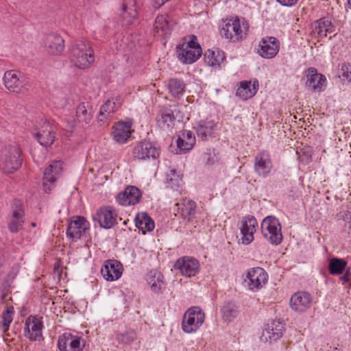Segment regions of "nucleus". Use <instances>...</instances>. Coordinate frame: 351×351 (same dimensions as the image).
Masks as SVG:
<instances>
[{
	"instance_id": "obj_42",
	"label": "nucleus",
	"mask_w": 351,
	"mask_h": 351,
	"mask_svg": "<svg viewBox=\"0 0 351 351\" xmlns=\"http://www.w3.org/2000/svg\"><path fill=\"white\" fill-rule=\"evenodd\" d=\"M171 25L166 16L163 15L158 16L155 20L154 30L156 33H162V35L166 36L170 34Z\"/></svg>"
},
{
	"instance_id": "obj_49",
	"label": "nucleus",
	"mask_w": 351,
	"mask_h": 351,
	"mask_svg": "<svg viewBox=\"0 0 351 351\" xmlns=\"http://www.w3.org/2000/svg\"><path fill=\"white\" fill-rule=\"evenodd\" d=\"M204 160L206 165L208 166L213 165L217 162V158L213 152L205 153L204 154Z\"/></svg>"
},
{
	"instance_id": "obj_18",
	"label": "nucleus",
	"mask_w": 351,
	"mask_h": 351,
	"mask_svg": "<svg viewBox=\"0 0 351 351\" xmlns=\"http://www.w3.org/2000/svg\"><path fill=\"white\" fill-rule=\"evenodd\" d=\"M40 126L38 128V131L34 136L39 143L45 147H50L56 138L55 127L47 121H41Z\"/></svg>"
},
{
	"instance_id": "obj_7",
	"label": "nucleus",
	"mask_w": 351,
	"mask_h": 351,
	"mask_svg": "<svg viewBox=\"0 0 351 351\" xmlns=\"http://www.w3.org/2000/svg\"><path fill=\"white\" fill-rule=\"evenodd\" d=\"M254 171L262 178H267L274 173V165L268 151H261L254 156Z\"/></svg>"
},
{
	"instance_id": "obj_23",
	"label": "nucleus",
	"mask_w": 351,
	"mask_h": 351,
	"mask_svg": "<svg viewBox=\"0 0 351 351\" xmlns=\"http://www.w3.org/2000/svg\"><path fill=\"white\" fill-rule=\"evenodd\" d=\"M312 296L306 291H298L290 298V307L297 313H304L309 309L312 304Z\"/></svg>"
},
{
	"instance_id": "obj_52",
	"label": "nucleus",
	"mask_w": 351,
	"mask_h": 351,
	"mask_svg": "<svg viewBox=\"0 0 351 351\" xmlns=\"http://www.w3.org/2000/svg\"><path fill=\"white\" fill-rule=\"evenodd\" d=\"M350 272L349 271H346V273L340 277V280L343 282V284L347 283L350 280Z\"/></svg>"
},
{
	"instance_id": "obj_6",
	"label": "nucleus",
	"mask_w": 351,
	"mask_h": 351,
	"mask_svg": "<svg viewBox=\"0 0 351 351\" xmlns=\"http://www.w3.org/2000/svg\"><path fill=\"white\" fill-rule=\"evenodd\" d=\"M3 84L11 93L19 94L28 90L29 84L24 74L16 70L5 72L3 77Z\"/></svg>"
},
{
	"instance_id": "obj_25",
	"label": "nucleus",
	"mask_w": 351,
	"mask_h": 351,
	"mask_svg": "<svg viewBox=\"0 0 351 351\" xmlns=\"http://www.w3.org/2000/svg\"><path fill=\"white\" fill-rule=\"evenodd\" d=\"M43 45L46 51L51 55L60 54L64 49V40L62 36L56 33L45 36Z\"/></svg>"
},
{
	"instance_id": "obj_17",
	"label": "nucleus",
	"mask_w": 351,
	"mask_h": 351,
	"mask_svg": "<svg viewBox=\"0 0 351 351\" xmlns=\"http://www.w3.org/2000/svg\"><path fill=\"white\" fill-rule=\"evenodd\" d=\"M89 223L84 217L74 216L69 222L66 228V236L73 241L80 239L88 229Z\"/></svg>"
},
{
	"instance_id": "obj_29",
	"label": "nucleus",
	"mask_w": 351,
	"mask_h": 351,
	"mask_svg": "<svg viewBox=\"0 0 351 351\" xmlns=\"http://www.w3.org/2000/svg\"><path fill=\"white\" fill-rule=\"evenodd\" d=\"M335 25L328 17H322L313 23V32L319 38H324L328 34L335 32Z\"/></svg>"
},
{
	"instance_id": "obj_38",
	"label": "nucleus",
	"mask_w": 351,
	"mask_h": 351,
	"mask_svg": "<svg viewBox=\"0 0 351 351\" xmlns=\"http://www.w3.org/2000/svg\"><path fill=\"white\" fill-rule=\"evenodd\" d=\"M76 117L79 122L88 124L92 119V108L89 103L82 102L76 108Z\"/></svg>"
},
{
	"instance_id": "obj_16",
	"label": "nucleus",
	"mask_w": 351,
	"mask_h": 351,
	"mask_svg": "<svg viewBox=\"0 0 351 351\" xmlns=\"http://www.w3.org/2000/svg\"><path fill=\"white\" fill-rule=\"evenodd\" d=\"M258 222L253 215H246L241 221L239 227L241 234V243L244 245L250 244L254 239V234L256 231Z\"/></svg>"
},
{
	"instance_id": "obj_31",
	"label": "nucleus",
	"mask_w": 351,
	"mask_h": 351,
	"mask_svg": "<svg viewBox=\"0 0 351 351\" xmlns=\"http://www.w3.org/2000/svg\"><path fill=\"white\" fill-rule=\"evenodd\" d=\"M147 280L151 290L156 294L162 293L166 289L164 276L158 271H150Z\"/></svg>"
},
{
	"instance_id": "obj_54",
	"label": "nucleus",
	"mask_w": 351,
	"mask_h": 351,
	"mask_svg": "<svg viewBox=\"0 0 351 351\" xmlns=\"http://www.w3.org/2000/svg\"><path fill=\"white\" fill-rule=\"evenodd\" d=\"M6 297H7V294L6 293L1 294V295L0 296V302L1 303L5 302Z\"/></svg>"
},
{
	"instance_id": "obj_56",
	"label": "nucleus",
	"mask_w": 351,
	"mask_h": 351,
	"mask_svg": "<svg viewBox=\"0 0 351 351\" xmlns=\"http://www.w3.org/2000/svg\"><path fill=\"white\" fill-rule=\"evenodd\" d=\"M31 226L32 227H36V223L35 222H32Z\"/></svg>"
},
{
	"instance_id": "obj_19",
	"label": "nucleus",
	"mask_w": 351,
	"mask_h": 351,
	"mask_svg": "<svg viewBox=\"0 0 351 351\" xmlns=\"http://www.w3.org/2000/svg\"><path fill=\"white\" fill-rule=\"evenodd\" d=\"M217 128V122L208 117L196 121L193 127L197 137L204 141L213 136Z\"/></svg>"
},
{
	"instance_id": "obj_45",
	"label": "nucleus",
	"mask_w": 351,
	"mask_h": 351,
	"mask_svg": "<svg viewBox=\"0 0 351 351\" xmlns=\"http://www.w3.org/2000/svg\"><path fill=\"white\" fill-rule=\"evenodd\" d=\"M338 75L342 80L351 82V64L343 63L339 70Z\"/></svg>"
},
{
	"instance_id": "obj_8",
	"label": "nucleus",
	"mask_w": 351,
	"mask_h": 351,
	"mask_svg": "<svg viewBox=\"0 0 351 351\" xmlns=\"http://www.w3.org/2000/svg\"><path fill=\"white\" fill-rule=\"evenodd\" d=\"M160 156V148L150 141L139 142L133 149L134 160H156Z\"/></svg>"
},
{
	"instance_id": "obj_2",
	"label": "nucleus",
	"mask_w": 351,
	"mask_h": 351,
	"mask_svg": "<svg viewBox=\"0 0 351 351\" xmlns=\"http://www.w3.org/2000/svg\"><path fill=\"white\" fill-rule=\"evenodd\" d=\"M23 163L22 151L15 145H8L1 149L0 153V169L5 173H13Z\"/></svg>"
},
{
	"instance_id": "obj_28",
	"label": "nucleus",
	"mask_w": 351,
	"mask_h": 351,
	"mask_svg": "<svg viewBox=\"0 0 351 351\" xmlns=\"http://www.w3.org/2000/svg\"><path fill=\"white\" fill-rule=\"evenodd\" d=\"M176 206H177L178 213L184 220L190 221L195 217L197 204L193 200L187 198L182 199L180 202L176 204Z\"/></svg>"
},
{
	"instance_id": "obj_14",
	"label": "nucleus",
	"mask_w": 351,
	"mask_h": 351,
	"mask_svg": "<svg viewBox=\"0 0 351 351\" xmlns=\"http://www.w3.org/2000/svg\"><path fill=\"white\" fill-rule=\"evenodd\" d=\"M63 168V162L60 160L53 161L45 169L43 178V189L47 193H50L55 188L58 178L61 174Z\"/></svg>"
},
{
	"instance_id": "obj_27",
	"label": "nucleus",
	"mask_w": 351,
	"mask_h": 351,
	"mask_svg": "<svg viewBox=\"0 0 351 351\" xmlns=\"http://www.w3.org/2000/svg\"><path fill=\"white\" fill-rule=\"evenodd\" d=\"M132 125L131 121H119L113 127V139L118 143L123 144L127 142L131 136L130 129Z\"/></svg>"
},
{
	"instance_id": "obj_46",
	"label": "nucleus",
	"mask_w": 351,
	"mask_h": 351,
	"mask_svg": "<svg viewBox=\"0 0 351 351\" xmlns=\"http://www.w3.org/2000/svg\"><path fill=\"white\" fill-rule=\"evenodd\" d=\"M134 339V333L132 331L119 333L117 335V340L119 343L128 344Z\"/></svg>"
},
{
	"instance_id": "obj_24",
	"label": "nucleus",
	"mask_w": 351,
	"mask_h": 351,
	"mask_svg": "<svg viewBox=\"0 0 351 351\" xmlns=\"http://www.w3.org/2000/svg\"><path fill=\"white\" fill-rule=\"evenodd\" d=\"M141 197L142 193L138 188L134 186H128L123 192L117 195V200L121 206H127L136 204L139 202Z\"/></svg>"
},
{
	"instance_id": "obj_32",
	"label": "nucleus",
	"mask_w": 351,
	"mask_h": 351,
	"mask_svg": "<svg viewBox=\"0 0 351 351\" xmlns=\"http://www.w3.org/2000/svg\"><path fill=\"white\" fill-rule=\"evenodd\" d=\"M184 182L182 175L176 169H171L166 175V186L177 192L179 195L182 193Z\"/></svg>"
},
{
	"instance_id": "obj_10",
	"label": "nucleus",
	"mask_w": 351,
	"mask_h": 351,
	"mask_svg": "<svg viewBox=\"0 0 351 351\" xmlns=\"http://www.w3.org/2000/svg\"><path fill=\"white\" fill-rule=\"evenodd\" d=\"M306 77L305 86L311 92H322L327 85L326 77L324 75L318 73L315 67H309L304 72Z\"/></svg>"
},
{
	"instance_id": "obj_9",
	"label": "nucleus",
	"mask_w": 351,
	"mask_h": 351,
	"mask_svg": "<svg viewBox=\"0 0 351 351\" xmlns=\"http://www.w3.org/2000/svg\"><path fill=\"white\" fill-rule=\"evenodd\" d=\"M117 217L118 213L114 207L102 206L93 216V219L97 221L101 228L110 229L117 224Z\"/></svg>"
},
{
	"instance_id": "obj_55",
	"label": "nucleus",
	"mask_w": 351,
	"mask_h": 351,
	"mask_svg": "<svg viewBox=\"0 0 351 351\" xmlns=\"http://www.w3.org/2000/svg\"><path fill=\"white\" fill-rule=\"evenodd\" d=\"M348 226H349V230H348V233H349V234H351V221H348Z\"/></svg>"
},
{
	"instance_id": "obj_33",
	"label": "nucleus",
	"mask_w": 351,
	"mask_h": 351,
	"mask_svg": "<svg viewBox=\"0 0 351 351\" xmlns=\"http://www.w3.org/2000/svg\"><path fill=\"white\" fill-rule=\"evenodd\" d=\"M195 143V136L191 130H184L177 140V147L180 154L190 151Z\"/></svg>"
},
{
	"instance_id": "obj_3",
	"label": "nucleus",
	"mask_w": 351,
	"mask_h": 351,
	"mask_svg": "<svg viewBox=\"0 0 351 351\" xmlns=\"http://www.w3.org/2000/svg\"><path fill=\"white\" fill-rule=\"evenodd\" d=\"M178 59L183 64H192L196 62L202 53V48L197 43V37L190 36L189 41L183 43L176 47Z\"/></svg>"
},
{
	"instance_id": "obj_11",
	"label": "nucleus",
	"mask_w": 351,
	"mask_h": 351,
	"mask_svg": "<svg viewBox=\"0 0 351 351\" xmlns=\"http://www.w3.org/2000/svg\"><path fill=\"white\" fill-rule=\"evenodd\" d=\"M175 269L180 271V274L186 278L195 276L200 269V264L194 257L184 256L180 257L174 263Z\"/></svg>"
},
{
	"instance_id": "obj_4",
	"label": "nucleus",
	"mask_w": 351,
	"mask_h": 351,
	"mask_svg": "<svg viewBox=\"0 0 351 351\" xmlns=\"http://www.w3.org/2000/svg\"><path fill=\"white\" fill-rule=\"evenodd\" d=\"M205 313L199 306H191L184 313L182 329L187 334L196 332L205 321Z\"/></svg>"
},
{
	"instance_id": "obj_12",
	"label": "nucleus",
	"mask_w": 351,
	"mask_h": 351,
	"mask_svg": "<svg viewBox=\"0 0 351 351\" xmlns=\"http://www.w3.org/2000/svg\"><path fill=\"white\" fill-rule=\"evenodd\" d=\"M268 280V274L262 267H256L248 269L245 282L249 290L258 291Z\"/></svg>"
},
{
	"instance_id": "obj_34",
	"label": "nucleus",
	"mask_w": 351,
	"mask_h": 351,
	"mask_svg": "<svg viewBox=\"0 0 351 351\" xmlns=\"http://www.w3.org/2000/svg\"><path fill=\"white\" fill-rule=\"evenodd\" d=\"M205 62L214 69L221 68V64L226 61L225 53L217 49L216 50L208 49L204 53Z\"/></svg>"
},
{
	"instance_id": "obj_13",
	"label": "nucleus",
	"mask_w": 351,
	"mask_h": 351,
	"mask_svg": "<svg viewBox=\"0 0 351 351\" xmlns=\"http://www.w3.org/2000/svg\"><path fill=\"white\" fill-rule=\"evenodd\" d=\"M219 32L222 37L232 42L243 39L245 34L241 29L240 21L237 17L227 19Z\"/></svg>"
},
{
	"instance_id": "obj_47",
	"label": "nucleus",
	"mask_w": 351,
	"mask_h": 351,
	"mask_svg": "<svg viewBox=\"0 0 351 351\" xmlns=\"http://www.w3.org/2000/svg\"><path fill=\"white\" fill-rule=\"evenodd\" d=\"M19 274V267L14 266L11 268L4 279V286L10 287Z\"/></svg>"
},
{
	"instance_id": "obj_22",
	"label": "nucleus",
	"mask_w": 351,
	"mask_h": 351,
	"mask_svg": "<svg viewBox=\"0 0 351 351\" xmlns=\"http://www.w3.org/2000/svg\"><path fill=\"white\" fill-rule=\"evenodd\" d=\"M24 335L26 338L31 341H40L43 337V322L36 317H28L25 324Z\"/></svg>"
},
{
	"instance_id": "obj_43",
	"label": "nucleus",
	"mask_w": 351,
	"mask_h": 351,
	"mask_svg": "<svg viewBox=\"0 0 351 351\" xmlns=\"http://www.w3.org/2000/svg\"><path fill=\"white\" fill-rule=\"evenodd\" d=\"M347 261L339 258H332L328 264V270L332 275L341 274L346 269Z\"/></svg>"
},
{
	"instance_id": "obj_1",
	"label": "nucleus",
	"mask_w": 351,
	"mask_h": 351,
	"mask_svg": "<svg viewBox=\"0 0 351 351\" xmlns=\"http://www.w3.org/2000/svg\"><path fill=\"white\" fill-rule=\"evenodd\" d=\"M69 57L73 65L80 69L90 66L95 56L90 43L86 40H75L69 47Z\"/></svg>"
},
{
	"instance_id": "obj_41",
	"label": "nucleus",
	"mask_w": 351,
	"mask_h": 351,
	"mask_svg": "<svg viewBox=\"0 0 351 351\" xmlns=\"http://www.w3.org/2000/svg\"><path fill=\"white\" fill-rule=\"evenodd\" d=\"M121 15L125 24H131L134 20L137 18L138 16V12L135 3L133 2L131 5L123 3L122 8V13Z\"/></svg>"
},
{
	"instance_id": "obj_21",
	"label": "nucleus",
	"mask_w": 351,
	"mask_h": 351,
	"mask_svg": "<svg viewBox=\"0 0 351 351\" xmlns=\"http://www.w3.org/2000/svg\"><path fill=\"white\" fill-rule=\"evenodd\" d=\"M285 328L282 322L272 320L265 326L261 336V341L265 343H272L282 337Z\"/></svg>"
},
{
	"instance_id": "obj_57",
	"label": "nucleus",
	"mask_w": 351,
	"mask_h": 351,
	"mask_svg": "<svg viewBox=\"0 0 351 351\" xmlns=\"http://www.w3.org/2000/svg\"><path fill=\"white\" fill-rule=\"evenodd\" d=\"M348 3H349L350 6L351 7V0H348Z\"/></svg>"
},
{
	"instance_id": "obj_37",
	"label": "nucleus",
	"mask_w": 351,
	"mask_h": 351,
	"mask_svg": "<svg viewBox=\"0 0 351 351\" xmlns=\"http://www.w3.org/2000/svg\"><path fill=\"white\" fill-rule=\"evenodd\" d=\"M257 92L255 84H251L250 81H242L236 91V95L243 100L252 97Z\"/></svg>"
},
{
	"instance_id": "obj_50",
	"label": "nucleus",
	"mask_w": 351,
	"mask_h": 351,
	"mask_svg": "<svg viewBox=\"0 0 351 351\" xmlns=\"http://www.w3.org/2000/svg\"><path fill=\"white\" fill-rule=\"evenodd\" d=\"M282 6L292 7L297 4L299 0H276Z\"/></svg>"
},
{
	"instance_id": "obj_35",
	"label": "nucleus",
	"mask_w": 351,
	"mask_h": 351,
	"mask_svg": "<svg viewBox=\"0 0 351 351\" xmlns=\"http://www.w3.org/2000/svg\"><path fill=\"white\" fill-rule=\"evenodd\" d=\"M135 226L143 234L146 232H151L155 228L154 221L146 213H138L134 219Z\"/></svg>"
},
{
	"instance_id": "obj_51",
	"label": "nucleus",
	"mask_w": 351,
	"mask_h": 351,
	"mask_svg": "<svg viewBox=\"0 0 351 351\" xmlns=\"http://www.w3.org/2000/svg\"><path fill=\"white\" fill-rule=\"evenodd\" d=\"M24 211L22 208H17L13 210L12 218L23 219Z\"/></svg>"
},
{
	"instance_id": "obj_36",
	"label": "nucleus",
	"mask_w": 351,
	"mask_h": 351,
	"mask_svg": "<svg viewBox=\"0 0 351 351\" xmlns=\"http://www.w3.org/2000/svg\"><path fill=\"white\" fill-rule=\"evenodd\" d=\"M222 319L225 322H232L239 315V306L234 301H226L221 308Z\"/></svg>"
},
{
	"instance_id": "obj_26",
	"label": "nucleus",
	"mask_w": 351,
	"mask_h": 351,
	"mask_svg": "<svg viewBox=\"0 0 351 351\" xmlns=\"http://www.w3.org/2000/svg\"><path fill=\"white\" fill-rule=\"evenodd\" d=\"M122 265L117 260L110 259L104 262L101 269V274L104 279L108 281L118 280L122 274Z\"/></svg>"
},
{
	"instance_id": "obj_44",
	"label": "nucleus",
	"mask_w": 351,
	"mask_h": 351,
	"mask_svg": "<svg viewBox=\"0 0 351 351\" xmlns=\"http://www.w3.org/2000/svg\"><path fill=\"white\" fill-rule=\"evenodd\" d=\"M14 313V311L12 306H8L6 310L3 311L2 316L3 325L1 326V330L3 332H5L9 330L10 325L13 320Z\"/></svg>"
},
{
	"instance_id": "obj_30",
	"label": "nucleus",
	"mask_w": 351,
	"mask_h": 351,
	"mask_svg": "<svg viewBox=\"0 0 351 351\" xmlns=\"http://www.w3.org/2000/svg\"><path fill=\"white\" fill-rule=\"evenodd\" d=\"M176 118L171 109L160 110L156 117V124L162 130H171L175 125Z\"/></svg>"
},
{
	"instance_id": "obj_20",
	"label": "nucleus",
	"mask_w": 351,
	"mask_h": 351,
	"mask_svg": "<svg viewBox=\"0 0 351 351\" xmlns=\"http://www.w3.org/2000/svg\"><path fill=\"white\" fill-rule=\"evenodd\" d=\"M280 42L276 37L266 36L261 39L258 45V53L264 58H273L278 53Z\"/></svg>"
},
{
	"instance_id": "obj_15",
	"label": "nucleus",
	"mask_w": 351,
	"mask_h": 351,
	"mask_svg": "<svg viewBox=\"0 0 351 351\" xmlns=\"http://www.w3.org/2000/svg\"><path fill=\"white\" fill-rule=\"evenodd\" d=\"M85 340L71 333H64L59 336L58 348L60 351H83Z\"/></svg>"
},
{
	"instance_id": "obj_5",
	"label": "nucleus",
	"mask_w": 351,
	"mask_h": 351,
	"mask_svg": "<svg viewBox=\"0 0 351 351\" xmlns=\"http://www.w3.org/2000/svg\"><path fill=\"white\" fill-rule=\"evenodd\" d=\"M261 232L265 239L273 245H280L283 240L281 224L274 216H267L261 225Z\"/></svg>"
},
{
	"instance_id": "obj_48",
	"label": "nucleus",
	"mask_w": 351,
	"mask_h": 351,
	"mask_svg": "<svg viewBox=\"0 0 351 351\" xmlns=\"http://www.w3.org/2000/svg\"><path fill=\"white\" fill-rule=\"evenodd\" d=\"M23 223V219L11 218L8 228L12 232H18L22 228Z\"/></svg>"
},
{
	"instance_id": "obj_53",
	"label": "nucleus",
	"mask_w": 351,
	"mask_h": 351,
	"mask_svg": "<svg viewBox=\"0 0 351 351\" xmlns=\"http://www.w3.org/2000/svg\"><path fill=\"white\" fill-rule=\"evenodd\" d=\"M344 221H351V212L349 210H346L342 213L341 215Z\"/></svg>"
},
{
	"instance_id": "obj_39",
	"label": "nucleus",
	"mask_w": 351,
	"mask_h": 351,
	"mask_svg": "<svg viewBox=\"0 0 351 351\" xmlns=\"http://www.w3.org/2000/svg\"><path fill=\"white\" fill-rule=\"evenodd\" d=\"M168 89L173 97L180 98L184 93L185 84L182 80L172 78L169 80Z\"/></svg>"
},
{
	"instance_id": "obj_40",
	"label": "nucleus",
	"mask_w": 351,
	"mask_h": 351,
	"mask_svg": "<svg viewBox=\"0 0 351 351\" xmlns=\"http://www.w3.org/2000/svg\"><path fill=\"white\" fill-rule=\"evenodd\" d=\"M119 100V97L111 98L108 99L100 108L99 116L104 118H108L112 114L117 110L119 104H117L116 101Z\"/></svg>"
}]
</instances>
